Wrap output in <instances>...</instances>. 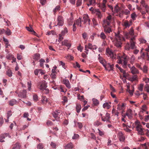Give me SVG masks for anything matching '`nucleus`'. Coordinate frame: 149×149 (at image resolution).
<instances>
[{
  "label": "nucleus",
  "instance_id": "nucleus-11",
  "mask_svg": "<svg viewBox=\"0 0 149 149\" xmlns=\"http://www.w3.org/2000/svg\"><path fill=\"white\" fill-rule=\"evenodd\" d=\"M7 136H8L9 138H10L11 137L8 133H6L1 134L0 135V142H4Z\"/></svg>",
  "mask_w": 149,
  "mask_h": 149
},
{
  "label": "nucleus",
  "instance_id": "nucleus-12",
  "mask_svg": "<svg viewBox=\"0 0 149 149\" xmlns=\"http://www.w3.org/2000/svg\"><path fill=\"white\" fill-rule=\"evenodd\" d=\"M18 96L21 98H26V91L24 90L20 91L18 94Z\"/></svg>",
  "mask_w": 149,
  "mask_h": 149
},
{
  "label": "nucleus",
  "instance_id": "nucleus-15",
  "mask_svg": "<svg viewBox=\"0 0 149 149\" xmlns=\"http://www.w3.org/2000/svg\"><path fill=\"white\" fill-rule=\"evenodd\" d=\"M58 23L57 25L62 26L64 24L63 19V17L61 16H59L57 18Z\"/></svg>",
  "mask_w": 149,
  "mask_h": 149
},
{
  "label": "nucleus",
  "instance_id": "nucleus-57",
  "mask_svg": "<svg viewBox=\"0 0 149 149\" xmlns=\"http://www.w3.org/2000/svg\"><path fill=\"white\" fill-rule=\"evenodd\" d=\"M146 90L148 93H149V85L146 84L145 86Z\"/></svg>",
  "mask_w": 149,
  "mask_h": 149
},
{
  "label": "nucleus",
  "instance_id": "nucleus-38",
  "mask_svg": "<svg viewBox=\"0 0 149 149\" xmlns=\"http://www.w3.org/2000/svg\"><path fill=\"white\" fill-rule=\"evenodd\" d=\"M68 29L66 27H65L64 30L62 31L61 33L62 35H64L68 32Z\"/></svg>",
  "mask_w": 149,
  "mask_h": 149
},
{
  "label": "nucleus",
  "instance_id": "nucleus-48",
  "mask_svg": "<svg viewBox=\"0 0 149 149\" xmlns=\"http://www.w3.org/2000/svg\"><path fill=\"white\" fill-rule=\"evenodd\" d=\"M146 132L145 133V134L147 137L149 138V130L148 129H145L144 132Z\"/></svg>",
  "mask_w": 149,
  "mask_h": 149
},
{
  "label": "nucleus",
  "instance_id": "nucleus-46",
  "mask_svg": "<svg viewBox=\"0 0 149 149\" xmlns=\"http://www.w3.org/2000/svg\"><path fill=\"white\" fill-rule=\"evenodd\" d=\"M144 73H146L147 72L148 69L146 65H144L142 70H141Z\"/></svg>",
  "mask_w": 149,
  "mask_h": 149
},
{
  "label": "nucleus",
  "instance_id": "nucleus-36",
  "mask_svg": "<svg viewBox=\"0 0 149 149\" xmlns=\"http://www.w3.org/2000/svg\"><path fill=\"white\" fill-rule=\"evenodd\" d=\"M100 7L103 11H105L106 8V5L102 4L100 5Z\"/></svg>",
  "mask_w": 149,
  "mask_h": 149
},
{
  "label": "nucleus",
  "instance_id": "nucleus-14",
  "mask_svg": "<svg viewBox=\"0 0 149 149\" xmlns=\"http://www.w3.org/2000/svg\"><path fill=\"white\" fill-rule=\"evenodd\" d=\"M118 136L119 138L120 141L122 142H124L125 138L124 134L122 132H119L118 134Z\"/></svg>",
  "mask_w": 149,
  "mask_h": 149
},
{
  "label": "nucleus",
  "instance_id": "nucleus-51",
  "mask_svg": "<svg viewBox=\"0 0 149 149\" xmlns=\"http://www.w3.org/2000/svg\"><path fill=\"white\" fill-rule=\"evenodd\" d=\"M123 13L125 15H128L130 14V11L128 10H126L123 11Z\"/></svg>",
  "mask_w": 149,
  "mask_h": 149
},
{
  "label": "nucleus",
  "instance_id": "nucleus-30",
  "mask_svg": "<svg viewBox=\"0 0 149 149\" xmlns=\"http://www.w3.org/2000/svg\"><path fill=\"white\" fill-rule=\"evenodd\" d=\"M40 58V55L39 54H36L33 56V59L35 61H38Z\"/></svg>",
  "mask_w": 149,
  "mask_h": 149
},
{
  "label": "nucleus",
  "instance_id": "nucleus-16",
  "mask_svg": "<svg viewBox=\"0 0 149 149\" xmlns=\"http://www.w3.org/2000/svg\"><path fill=\"white\" fill-rule=\"evenodd\" d=\"M126 114L129 119H131L132 118L133 112L131 109H128L127 110Z\"/></svg>",
  "mask_w": 149,
  "mask_h": 149
},
{
  "label": "nucleus",
  "instance_id": "nucleus-37",
  "mask_svg": "<svg viewBox=\"0 0 149 149\" xmlns=\"http://www.w3.org/2000/svg\"><path fill=\"white\" fill-rule=\"evenodd\" d=\"M89 3L87 4V5L88 6H89L90 5L95 4V0H89Z\"/></svg>",
  "mask_w": 149,
  "mask_h": 149
},
{
  "label": "nucleus",
  "instance_id": "nucleus-54",
  "mask_svg": "<svg viewBox=\"0 0 149 149\" xmlns=\"http://www.w3.org/2000/svg\"><path fill=\"white\" fill-rule=\"evenodd\" d=\"M82 3V0H78L76 4L77 6H81Z\"/></svg>",
  "mask_w": 149,
  "mask_h": 149
},
{
  "label": "nucleus",
  "instance_id": "nucleus-62",
  "mask_svg": "<svg viewBox=\"0 0 149 149\" xmlns=\"http://www.w3.org/2000/svg\"><path fill=\"white\" fill-rule=\"evenodd\" d=\"M79 136L78 134H74V136L72 137V139H76L79 137Z\"/></svg>",
  "mask_w": 149,
  "mask_h": 149
},
{
  "label": "nucleus",
  "instance_id": "nucleus-7",
  "mask_svg": "<svg viewBox=\"0 0 149 149\" xmlns=\"http://www.w3.org/2000/svg\"><path fill=\"white\" fill-rule=\"evenodd\" d=\"M104 29V31L107 36L109 35L110 33L112 32L113 30L112 29V26H108V25H103Z\"/></svg>",
  "mask_w": 149,
  "mask_h": 149
},
{
  "label": "nucleus",
  "instance_id": "nucleus-53",
  "mask_svg": "<svg viewBox=\"0 0 149 149\" xmlns=\"http://www.w3.org/2000/svg\"><path fill=\"white\" fill-rule=\"evenodd\" d=\"M106 51L107 53L109 54L110 56H111L113 54V52L109 49H107Z\"/></svg>",
  "mask_w": 149,
  "mask_h": 149
},
{
  "label": "nucleus",
  "instance_id": "nucleus-47",
  "mask_svg": "<svg viewBox=\"0 0 149 149\" xmlns=\"http://www.w3.org/2000/svg\"><path fill=\"white\" fill-rule=\"evenodd\" d=\"M126 91L129 93L131 95H133V92L134 91V90L133 89L132 90H131L130 88H127Z\"/></svg>",
  "mask_w": 149,
  "mask_h": 149
},
{
  "label": "nucleus",
  "instance_id": "nucleus-26",
  "mask_svg": "<svg viewBox=\"0 0 149 149\" xmlns=\"http://www.w3.org/2000/svg\"><path fill=\"white\" fill-rule=\"evenodd\" d=\"M75 22V25L76 24L77 25L79 26H81V18L79 17L78 19H77L74 22Z\"/></svg>",
  "mask_w": 149,
  "mask_h": 149
},
{
  "label": "nucleus",
  "instance_id": "nucleus-42",
  "mask_svg": "<svg viewBox=\"0 0 149 149\" xmlns=\"http://www.w3.org/2000/svg\"><path fill=\"white\" fill-rule=\"evenodd\" d=\"M93 104L95 105H97L99 103V102L98 101V100L95 98H93Z\"/></svg>",
  "mask_w": 149,
  "mask_h": 149
},
{
  "label": "nucleus",
  "instance_id": "nucleus-35",
  "mask_svg": "<svg viewBox=\"0 0 149 149\" xmlns=\"http://www.w3.org/2000/svg\"><path fill=\"white\" fill-rule=\"evenodd\" d=\"M103 107L104 108H106L107 109H108L110 108L111 106L108 103H105L104 104Z\"/></svg>",
  "mask_w": 149,
  "mask_h": 149
},
{
  "label": "nucleus",
  "instance_id": "nucleus-31",
  "mask_svg": "<svg viewBox=\"0 0 149 149\" xmlns=\"http://www.w3.org/2000/svg\"><path fill=\"white\" fill-rule=\"evenodd\" d=\"M20 146L18 143H16L14 144L13 147L12 149H20Z\"/></svg>",
  "mask_w": 149,
  "mask_h": 149
},
{
  "label": "nucleus",
  "instance_id": "nucleus-49",
  "mask_svg": "<svg viewBox=\"0 0 149 149\" xmlns=\"http://www.w3.org/2000/svg\"><path fill=\"white\" fill-rule=\"evenodd\" d=\"M5 32L6 35L8 36H9L11 35V32L10 30L8 29H7V30L5 31Z\"/></svg>",
  "mask_w": 149,
  "mask_h": 149
},
{
  "label": "nucleus",
  "instance_id": "nucleus-34",
  "mask_svg": "<svg viewBox=\"0 0 149 149\" xmlns=\"http://www.w3.org/2000/svg\"><path fill=\"white\" fill-rule=\"evenodd\" d=\"M6 74L8 77H10L12 76V72L11 70L10 69H8L6 73Z\"/></svg>",
  "mask_w": 149,
  "mask_h": 149
},
{
  "label": "nucleus",
  "instance_id": "nucleus-1",
  "mask_svg": "<svg viewBox=\"0 0 149 149\" xmlns=\"http://www.w3.org/2000/svg\"><path fill=\"white\" fill-rule=\"evenodd\" d=\"M125 37L130 40V43L127 42L125 46V49L130 51V49H134L136 48V45L135 36L134 35V31L132 28H131L129 31L125 33Z\"/></svg>",
  "mask_w": 149,
  "mask_h": 149
},
{
  "label": "nucleus",
  "instance_id": "nucleus-44",
  "mask_svg": "<svg viewBox=\"0 0 149 149\" xmlns=\"http://www.w3.org/2000/svg\"><path fill=\"white\" fill-rule=\"evenodd\" d=\"M144 85L142 84H140L138 87V89L140 91H143V88Z\"/></svg>",
  "mask_w": 149,
  "mask_h": 149
},
{
  "label": "nucleus",
  "instance_id": "nucleus-39",
  "mask_svg": "<svg viewBox=\"0 0 149 149\" xmlns=\"http://www.w3.org/2000/svg\"><path fill=\"white\" fill-rule=\"evenodd\" d=\"M40 61V66L42 67H43L44 63L45 62V60L42 58L41 59Z\"/></svg>",
  "mask_w": 149,
  "mask_h": 149
},
{
  "label": "nucleus",
  "instance_id": "nucleus-55",
  "mask_svg": "<svg viewBox=\"0 0 149 149\" xmlns=\"http://www.w3.org/2000/svg\"><path fill=\"white\" fill-rule=\"evenodd\" d=\"M33 98L35 102H36L38 100V96L35 94L33 95Z\"/></svg>",
  "mask_w": 149,
  "mask_h": 149
},
{
  "label": "nucleus",
  "instance_id": "nucleus-29",
  "mask_svg": "<svg viewBox=\"0 0 149 149\" xmlns=\"http://www.w3.org/2000/svg\"><path fill=\"white\" fill-rule=\"evenodd\" d=\"M98 59L99 60L101 64H102L103 66H104L105 65V64L106 63L105 61L101 57H99Z\"/></svg>",
  "mask_w": 149,
  "mask_h": 149
},
{
  "label": "nucleus",
  "instance_id": "nucleus-6",
  "mask_svg": "<svg viewBox=\"0 0 149 149\" xmlns=\"http://www.w3.org/2000/svg\"><path fill=\"white\" fill-rule=\"evenodd\" d=\"M122 35L121 34L119 31H118L117 33L114 32L111 34V36H108V37L110 38L112 41H115L116 39H118L120 38L121 36Z\"/></svg>",
  "mask_w": 149,
  "mask_h": 149
},
{
  "label": "nucleus",
  "instance_id": "nucleus-25",
  "mask_svg": "<svg viewBox=\"0 0 149 149\" xmlns=\"http://www.w3.org/2000/svg\"><path fill=\"white\" fill-rule=\"evenodd\" d=\"M137 75H134L132 76L129 78V80L132 82L136 81L137 80Z\"/></svg>",
  "mask_w": 149,
  "mask_h": 149
},
{
  "label": "nucleus",
  "instance_id": "nucleus-10",
  "mask_svg": "<svg viewBox=\"0 0 149 149\" xmlns=\"http://www.w3.org/2000/svg\"><path fill=\"white\" fill-rule=\"evenodd\" d=\"M110 114L107 113L106 114L105 116H102L101 117V119L102 121L104 122L106 121L109 123H111V122L110 121Z\"/></svg>",
  "mask_w": 149,
  "mask_h": 149
},
{
  "label": "nucleus",
  "instance_id": "nucleus-24",
  "mask_svg": "<svg viewBox=\"0 0 149 149\" xmlns=\"http://www.w3.org/2000/svg\"><path fill=\"white\" fill-rule=\"evenodd\" d=\"M71 17L68 20V24L69 25H72L73 22V17L72 16V13L70 14Z\"/></svg>",
  "mask_w": 149,
  "mask_h": 149
},
{
  "label": "nucleus",
  "instance_id": "nucleus-4",
  "mask_svg": "<svg viewBox=\"0 0 149 149\" xmlns=\"http://www.w3.org/2000/svg\"><path fill=\"white\" fill-rule=\"evenodd\" d=\"M114 21V17L113 15H109L107 16L106 19L103 21V25L111 26V24L113 23Z\"/></svg>",
  "mask_w": 149,
  "mask_h": 149
},
{
  "label": "nucleus",
  "instance_id": "nucleus-2",
  "mask_svg": "<svg viewBox=\"0 0 149 149\" xmlns=\"http://www.w3.org/2000/svg\"><path fill=\"white\" fill-rule=\"evenodd\" d=\"M117 63L122 65L123 68H125L128 66V61L130 59L129 57L124 53H123L118 56Z\"/></svg>",
  "mask_w": 149,
  "mask_h": 149
},
{
  "label": "nucleus",
  "instance_id": "nucleus-63",
  "mask_svg": "<svg viewBox=\"0 0 149 149\" xmlns=\"http://www.w3.org/2000/svg\"><path fill=\"white\" fill-rule=\"evenodd\" d=\"M50 145L53 148H55L56 146V144L55 143L53 142H51Z\"/></svg>",
  "mask_w": 149,
  "mask_h": 149
},
{
  "label": "nucleus",
  "instance_id": "nucleus-41",
  "mask_svg": "<svg viewBox=\"0 0 149 149\" xmlns=\"http://www.w3.org/2000/svg\"><path fill=\"white\" fill-rule=\"evenodd\" d=\"M102 125V123L98 121H96L94 123V125H95V126H98L100 125Z\"/></svg>",
  "mask_w": 149,
  "mask_h": 149
},
{
  "label": "nucleus",
  "instance_id": "nucleus-58",
  "mask_svg": "<svg viewBox=\"0 0 149 149\" xmlns=\"http://www.w3.org/2000/svg\"><path fill=\"white\" fill-rule=\"evenodd\" d=\"M41 71L40 69H36L34 72V74L36 75H37L39 72V71Z\"/></svg>",
  "mask_w": 149,
  "mask_h": 149
},
{
  "label": "nucleus",
  "instance_id": "nucleus-5",
  "mask_svg": "<svg viewBox=\"0 0 149 149\" xmlns=\"http://www.w3.org/2000/svg\"><path fill=\"white\" fill-rule=\"evenodd\" d=\"M115 40V45L118 48H120L122 47V41H125V40L123 36L121 35L120 38L118 39H116Z\"/></svg>",
  "mask_w": 149,
  "mask_h": 149
},
{
  "label": "nucleus",
  "instance_id": "nucleus-17",
  "mask_svg": "<svg viewBox=\"0 0 149 149\" xmlns=\"http://www.w3.org/2000/svg\"><path fill=\"white\" fill-rule=\"evenodd\" d=\"M132 21L131 20H130L129 21L126 20L123 22V25L125 28L129 27L132 25Z\"/></svg>",
  "mask_w": 149,
  "mask_h": 149
},
{
  "label": "nucleus",
  "instance_id": "nucleus-18",
  "mask_svg": "<svg viewBox=\"0 0 149 149\" xmlns=\"http://www.w3.org/2000/svg\"><path fill=\"white\" fill-rule=\"evenodd\" d=\"M62 45L66 47H71V44L70 41L67 40H65L62 42Z\"/></svg>",
  "mask_w": 149,
  "mask_h": 149
},
{
  "label": "nucleus",
  "instance_id": "nucleus-59",
  "mask_svg": "<svg viewBox=\"0 0 149 149\" xmlns=\"http://www.w3.org/2000/svg\"><path fill=\"white\" fill-rule=\"evenodd\" d=\"M74 67L75 68H76V67L78 68H80V66L79 63L77 62H76L75 64H74Z\"/></svg>",
  "mask_w": 149,
  "mask_h": 149
},
{
  "label": "nucleus",
  "instance_id": "nucleus-52",
  "mask_svg": "<svg viewBox=\"0 0 149 149\" xmlns=\"http://www.w3.org/2000/svg\"><path fill=\"white\" fill-rule=\"evenodd\" d=\"M12 115L11 111H8L7 113V118L8 119L9 118V117H10ZM8 121V120H7L6 121L7 122Z\"/></svg>",
  "mask_w": 149,
  "mask_h": 149
},
{
  "label": "nucleus",
  "instance_id": "nucleus-60",
  "mask_svg": "<svg viewBox=\"0 0 149 149\" xmlns=\"http://www.w3.org/2000/svg\"><path fill=\"white\" fill-rule=\"evenodd\" d=\"M50 76L52 79H55L56 78V77L55 73H52L50 75Z\"/></svg>",
  "mask_w": 149,
  "mask_h": 149
},
{
  "label": "nucleus",
  "instance_id": "nucleus-33",
  "mask_svg": "<svg viewBox=\"0 0 149 149\" xmlns=\"http://www.w3.org/2000/svg\"><path fill=\"white\" fill-rule=\"evenodd\" d=\"M16 101L15 100L13 99L9 101V104L11 106H13L14 104H16Z\"/></svg>",
  "mask_w": 149,
  "mask_h": 149
},
{
  "label": "nucleus",
  "instance_id": "nucleus-64",
  "mask_svg": "<svg viewBox=\"0 0 149 149\" xmlns=\"http://www.w3.org/2000/svg\"><path fill=\"white\" fill-rule=\"evenodd\" d=\"M92 22L93 23V24L94 25H97V22L96 20L94 19L93 18L92 19Z\"/></svg>",
  "mask_w": 149,
  "mask_h": 149
},
{
  "label": "nucleus",
  "instance_id": "nucleus-27",
  "mask_svg": "<svg viewBox=\"0 0 149 149\" xmlns=\"http://www.w3.org/2000/svg\"><path fill=\"white\" fill-rule=\"evenodd\" d=\"M99 37L101 39L104 40L106 39L107 38L106 35L103 32H101L99 36Z\"/></svg>",
  "mask_w": 149,
  "mask_h": 149
},
{
  "label": "nucleus",
  "instance_id": "nucleus-19",
  "mask_svg": "<svg viewBox=\"0 0 149 149\" xmlns=\"http://www.w3.org/2000/svg\"><path fill=\"white\" fill-rule=\"evenodd\" d=\"M47 84L45 81H44L41 83L39 87V89L41 90H44L47 87Z\"/></svg>",
  "mask_w": 149,
  "mask_h": 149
},
{
  "label": "nucleus",
  "instance_id": "nucleus-40",
  "mask_svg": "<svg viewBox=\"0 0 149 149\" xmlns=\"http://www.w3.org/2000/svg\"><path fill=\"white\" fill-rule=\"evenodd\" d=\"M119 7L117 5H116L113 9V13H118L119 10Z\"/></svg>",
  "mask_w": 149,
  "mask_h": 149
},
{
  "label": "nucleus",
  "instance_id": "nucleus-50",
  "mask_svg": "<svg viewBox=\"0 0 149 149\" xmlns=\"http://www.w3.org/2000/svg\"><path fill=\"white\" fill-rule=\"evenodd\" d=\"M136 17V15L135 13H134L131 15V17L133 20H134L135 19Z\"/></svg>",
  "mask_w": 149,
  "mask_h": 149
},
{
  "label": "nucleus",
  "instance_id": "nucleus-61",
  "mask_svg": "<svg viewBox=\"0 0 149 149\" xmlns=\"http://www.w3.org/2000/svg\"><path fill=\"white\" fill-rule=\"evenodd\" d=\"M59 90L61 91V92H66V90L65 89V90L63 89V88L62 86H60V89Z\"/></svg>",
  "mask_w": 149,
  "mask_h": 149
},
{
  "label": "nucleus",
  "instance_id": "nucleus-21",
  "mask_svg": "<svg viewBox=\"0 0 149 149\" xmlns=\"http://www.w3.org/2000/svg\"><path fill=\"white\" fill-rule=\"evenodd\" d=\"M83 19L84 24H86L87 22H88V25H90V19L89 18V17L88 15H85L83 17Z\"/></svg>",
  "mask_w": 149,
  "mask_h": 149
},
{
  "label": "nucleus",
  "instance_id": "nucleus-20",
  "mask_svg": "<svg viewBox=\"0 0 149 149\" xmlns=\"http://www.w3.org/2000/svg\"><path fill=\"white\" fill-rule=\"evenodd\" d=\"M93 46V45L92 44L90 43H89L88 45H85V50L86 51L85 52L86 54H88V49L92 50Z\"/></svg>",
  "mask_w": 149,
  "mask_h": 149
},
{
  "label": "nucleus",
  "instance_id": "nucleus-45",
  "mask_svg": "<svg viewBox=\"0 0 149 149\" xmlns=\"http://www.w3.org/2000/svg\"><path fill=\"white\" fill-rule=\"evenodd\" d=\"M60 7L59 6H57L53 10V11L54 13V14L56 12H57V11L60 10Z\"/></svg>",
  "mask_w": 149,
  "mask_h": 149
},
{
  "label": "nucleus",
  "instance_id": "nucleus-22",
  "mask_svg": "<svg viewBox=\"0 0 149 149\" xmlns=\"http://www.w3.org/2000/svg\"><path fill=\"white\" fill-rule=\"evenodd\" d=\"M63 82L68 88L70 89L71 88V85L68 79L63 80Z\"/></svg>",
  "mask_w": 149,
  "mask_h": 149
},
{
  "label": "nucleus",
  "instance_id": "nucleus-32",
  "mask_svg": "<svg viewBox=\"0 0 149 149\" xmlns=\"http://www.w3.org/2000/svg\"><path fill=\"white\" fill-rule=\"evenodd\" d=\"M96 15L99 19H101L102 17L101 13L99 11H97L96 13Z\"/></svg>",
  "mask_w": 149,
  "mask_h": 149
},
{
  "label": "nucleus",
  "instance_id": "nucleus-9",
  "mask_svg": "<svg viewBox=\"0 0 149 149\" xmlns=\"http://www.w3.org/2000/svg\"><path fill=\"white\" fill-rule=\"evenodd\" d=\"M128 66L130 68V72L133 74H136L139 73V72L138 70L134 66L131 67L130 65L128 64Z\"/></svg>",
  "mask_w": 149,
  "mask_h": 149
},
{
  "label": "nucleus",
  "instance_id": "nucleus-13",
  "mask_svg": "<svg viewBox=\"0 0 149 149\" xmlns=\"http://www.w3.org/2000/svg\"><path fill=\"white\" fill-rule=\"evenodd\" d=\"M104 67L107 70H108L109 71H110L113 70V65H111L109 63H106Z\"/></svg>",
  "mask_w": 149,
  "mask_h": 149
},
{
  "label": "nucleus",
  "instance_id": "nucleus-28",
  "mask_svg": "<svg viewBox=\"0 0 149 149\" xmlns=\"http://www.w3.org/2000/svg\"><path fill=\"white\" fill-rule=\"evenodd\" d=\"M26 28L28 31L31 32H32V33L34 35H36V33L34 31L33 29L32 28L31 25L30 26V27H26Z\"/></svg>",
  "mask_w": 149,
  "mask_h": 149
},
{
  "label": "nucleus",
  "instance_id": "nucleus-43",
  "mask_svg": "<svg viewBox=\"0 0 149 149\" xmlns=\"http://www.w3.org/2000/svg\"><path fill=\"white\" fill-rule=\"evenodd\" d=\"M76 109L78 113H79L81 109V106L80 104H77L76 106Z\"/></svg>",
  "mask_w": 149,
  "mask_h": 149
},
{
  "label": "nucleus",
  "instance_id": "nucleus-23",
  "mask_svg": "<svg viewBox=\"0 0 149 149\" xmlns=\"http://www.w3.org/2000/svg\"><path fill=\"white\" fill-rule=\"evenodd\" d=\"M73 145L71 143H69L66 144L64 147L65 149H72L73 148Z\"/></svg>",
  "mask_w": 149,
  "mask_h": 149
},
{
  "label": "nucleus",
  "instance_id": "nucleus-3",
  "mask_svg": "<svg viewBox=\"0 0 149 149\" xmlns=\"http://www.w3.org/2000/svg\"><path fill=\"white\" fill-rule=\"evenodd\" d=\"M135 124L136 130L138 132L137 134L141 135H144L145 129L142 128L140 122L138 120H136L135 122Z\"/></svg>",
  "mask_w": 149,
  "mask_h": 149
},
{
  "label": "nucleus",
  "instance_id": "nucleus-56",
  "mask_svg": "<svg viewBox=\"0 0 149 149\" xmlns=\"http://www.w3.org/2000/svg\"><path fill=\"white\" fill-rule=\"evenodd\" d=\"M27 85H28V89L29 91L31 89V81H29L27 82Z\"/></svg>",
  "mask_w": 149,
  "mask_h": 149
},
{
  "label": "nucleus",
  "instance_id": "nucleus-8",
  "mask_svg": "<svg viewBox=\"0 0 149 149\" xmlns=\"http://www.w3.org/2000/svg\"><path fill=\"white\" fill-rule=\"evenodd\" d=\"M61 111L56 110L55 111L52 113L53 116L54 118L56 120H58L60 117L61 114Z\"/></svg>",
  "mask_w": 149,
  "mask_h": 149
}]
</instances>
